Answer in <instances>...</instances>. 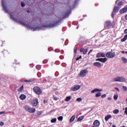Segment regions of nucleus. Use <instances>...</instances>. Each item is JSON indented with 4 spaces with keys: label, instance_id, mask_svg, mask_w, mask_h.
Instances as JSON below:
<instances>
[{
    "label": "nucleus",
    "instance_id": "54",
    "mask_svg": "<svg viewBox=\"0 0 127 127\" xmlns=\"http://www.w3.org/2000/svg\"><path fill=\"white\" fill-rule=\"evenodd\" d=\"M122 53H126V52H125V51H122Z\"/></svg>",
    "mask_w": 127,
    "mask_h": 127
},
{
    "label": "nucleus",
    "instance_id": "42",
    "mask_svg": "<svg viewBox=\"0 0 127 127\" xmlns=\"http://www.w3.org/2000/svg\"><path fill=\"white\" fill-rule=\"evenodd\" d=\"M125 113L126 114V115L127 116V107H126V108H125Z\"/></svg>",
    "mask_w": 127,
    "mask_h": 127
},
{
    "label": "nucleus",
    "instance_id": "1",
    "mask_svg": "<svg viewBox=\"0 0 127 127\" xmlns=\"http://www.w3.org/2000/svg\"><path fill=\"white\" fill-rule=\"evenodd\" d=\"M10 19H12L17 23H21V24H22V25H24V26H26L27 29H30L32 31H36V30H42L44 27H50V28H51V27H55V26H56V25L58 24V22H56L54 24L45 25L43 27H38L35 25L28 26V21H24V19H23L21 17L20 19H19V18H17L14 14H10Z\"/></svg>",
    "mask_w": 127,
    "mask_h": 127
},
{
    "label": "nucleus",
    "instance_id": "34",
    "mask_svg": "<svg viewBox=\"0 0 127 127\" xmlns=\"http://www.w3.org/2000/svg\"><path fill=\"white\" fill-rule=\"evenodd\" d=\"M76 101L77 102H82V98H77L76 99Z\"/></svg>",
    "mask_w": 127,
    "mask_h": 127
},
{
    "label": "nucleus",
    "instance_id": "20",
    "mask_svg": "<svg viewBox=\"0 0 127 127\" xmlns=\"http://www.w3.org/2000/svg\"><path fill=\"white\" fill-rule=\"evenodd\" d=\"M110 119H112V115H109L106 116L105 120L107 122V121H109V120H110Z\"/></svg>",
    "mask_w": 127,
    "mask_h": 127
},
{
    "label": "nucleus",
    "instance_id": "28",
    "mask_svg": "<svg viewBox=\"0 0 127 127\" xmlns=\"http://www.w3.org/2000/svg\"><path fill=\"white\" fill-rule=\"evenodd\" d=\"M22 91H23V85H22L18 89V92H21Z\"/></svg>",
    "mask_w": 127,
    "mask_h": 127
},
{
    "label": "nucleus",
    "instance_id": "61",
    "mask_svg": "<svg viewBox=\"0 0 127 127\" xmlns=\"http://www.w3.org/2000/svg\"><path fill=\"white\" fill-rule=\"evenodd\" d=\"M15 62H16V60H15Z\"/></svg>",
    "mask_w": 127,
    "mask_h": 127
},
{
    "label": "nucleus",
    "instance_id": "33",
    "mask_svg": "<svg viewBox=\"0 0 127 127\" xmlns=\"http://www.w3.org/2000/svg\"><path fill=\"white\" fill-rule=\"evenodd\" d=\"M101 95H102V93H97V94H96L95 97H101Z\"/></svg>",
    "mask_w": 127,
    "mask_h": 127
},
{
    "label": "nucleus",
    "instance_id": "52",
    "mask_svg": "<svg viewBox=\"0 0 127 127\" xmlns=\"http://www.w3.org/2000/svg\"><path fill=\"white\" fill-rule=\"evenodd\" d=\"M44 104H46V103H47V101L44 100Z\"/></svg>",
    "mask_w": 127,
    "mask_h": 127
},
{
    "label": "nucleus",
    "instance_id": "8",
    "mask_svg": "<svg viewBox=\"0 0 127 127\" xmlns=\"http://www.w3.org/2000/svg\"><path fill=\"white\" fill-rule=\"evenodd\" d=\"M80 88V85H76L71 88V90L72 91H77V90H79Z\"/></svg>",
    "mask_w": 127,
    "mask_h": 127
},
{
    "label": "nucleus",
    "instance_id": "50",
    "mask_svg": "<svg viewBox=\"0 0 127 127\" xmlns=\"http://www.w3.org/2000/svg\"><path fill=\"white\" fill-rule=\"evenodd\" d=\"M27 12H28V13H29V12H30V10H27Z\"/></svg>",
    "mask_w": 127,
    "mask_h": 127
},
{
    "label": "nucleus",
    "instance_id": "51",
    "mask_svg": "<svg viewBox=\"0 0 127 127\" xmlns=\"http://www.w3.org/2000/svg\"><path fill=\"white\" fill-rule=\"evenodd\" d=\"M125 38H126V39H127V34L125 35Z\"/></svg>",
    "mask_w": 127,
    "mask_h": 127
},
{
    "label": "nucleus",
    "instance_id": "14",
    "mask_svg": "<svg viewBox=\"0 0 127 127\" xmlns=\"http://www.w3.org/2000/svg\"><path fill=\"white\" fill-rule=\"evenodd\" d=\"M127 11V6L121 9L120 11V13H125Z\"/></svg>",
    "mask_w": 127,
    "mask_h": 127
},
{
    "label": "nucleus",
    "instance_id": "58",
    "mask_svg": "<svg viewBox=\"0 0 127 127\" xmlns=\"http://www.w3.org/2000/svg\"><path fill=\"white\" fill-rule=\"evenodd\" d=\"M62 103H64V101H63Z\"/></svg>",
    "mask_w": 127,
    "mask_h": 127
},
{
    "label": "nucleus",
    "instance_id": "7",
    "mask_svg": "<svg viewBox=\"0 0 127 127\" xmlns=\"http://www.w3.org/2000/svg\"><path fill=\"white\" fill-rule=\"evenodd\" d=\"M96 57L99 58V57H106V54L104 53H99L97 54Z\"/></svg>",
    "mask_w": 127,
    "mask_h": 127
},
{
    "label": "nucleus",
    "instance_id": "60",
    "mask_svg": "<svg viewBox=\"0 0 127 127\" xmlns=\"http://www.w3.org/2000/svg\"><path fill=\"white\" fill-rule=\"evenodd\" d=\"M83 16H86V15H83Z\"/></svg>",
    "mask_w": 127,
    "mask_h": 127
},
{
    "label": "nucleus",
    "instance_id": "16",
    "mask_svg": "<svg viewBox=\"0 0 127 127\" xmlns=\"http://www.w3.org/2000/svg\"><path fill=\"white\" fill-rule=\"evenodd\" d=\"M103 90H100L98 88H95L91 91V94H94L95 92H102Z\"/></svg>",
    "mask_w": 127,
    "mask_h": 127
},
{
    "label": "nucleus",
    "instance_id": "41",
    "mask_svg": "<svg viewBox=\"0 0 127 127\" xmlns=\"http://www.w3.org/2000/svg\"><path fill=\"white\" fill-rule=\"evenodd\" d=\"M54 100L55 101H58V100H59V98L57 97H54Z\"/></svg>",
    "mask_w": 127,
    "mask_h": 127
},
{
    "label": "nucleus",
    "instance_id": "17",
    "mask_svg": "<svg viewBox=\"0 0 127 127\" xmlns=\"http://www.w3.org/2000/svg\"><path fill=\"white\" fill-rule=\"evenodd\" d=\"M105 26H112V22L110 21H107L105 22Z\"/></svg>",
    "mask_w": 127,
    "mask_h": 127
},
{
    "label": "nucleus",
    "instance_id": "43",
    "mask_svg": "<svg viewBox=\"0 0 127 127\" xmlns=\"http://www.w3.org/2000/svg\"><path fill=\"white\" fill-rule=\"evenodd\" d=\"M115 89L116 91H118V92H120V89H119L118 87H115Z\"/></svg>",
    "mask_w": 127,
    "mask_h": 127
},
{
    "label": "nucleus",
    "instance_id": "32",
    "mask_svg": "<svg viewBox=\"0 0 127 127\" xmlns=\"http://www.w3.org/2000/svg\"><path fill=\"white\" fill-rule=\"evenodd\" d=\"M24 82H25L26 83H28L29 82H33V79H29V80H25L24 81Z\"/></svg>",
    "mask_w": 127,
    "mask_h": 127
},
{
    "label": "nucleus",
    "instance_id": "18",
    "mask_svg": "<svg viewBox=\"0 0 127 127\" xmlns=\"http://www.w3.org/2000/svg\"><path fill=\"white\" fill-rule=\"evenodd\" d=\"M119 10H120V7L119 6H115L113 9V12H117Z\"/></svg>",
    "mask_w": 127,
    "mask_h": 127
},
{
    "label": "nucleus",
    "instance_id": "56",
    "mask_svg": "<svg viewBox=\"0 0 127 127\" xmlns=\"http://www.w3.org/2000/svg\"><path fill=\"white\" fill-rule=\"evenodd\" d=\"M126 102H127V99H126Z\"/></svg>",
    "mask_w": 127,
    "mask_h": 127
},
{
    "label": "nucleus",
    "instance_id": "35",
    "mask_svg": "<svg viewBox=\"0 0 127 127\" xmlns=\"http://www.w3.org/2000/svg\"><path fill=\"white\" fill-rule=\"evenodd\" d=\"M127 39L126 38V37L124 36V38H123L122 39H121V41L122 42H125V41H126Z\"/></svg>",
    "mask_w": 127,
    "mask_h": 127
},
{
    "label": "nucleus",
    "instance_id": "4",
    "mask_svg": "<svg viewBox=\"0 0 127 127\" xmlns=\"http://www.w3.org/2000/svg\"><path fill=\"white\" fill-rule=\"evenodd\" d=\"M33 91L37 95H40L42 91H41V89L38 86H35L33 88Z\"/></svg>",
    "mask_w": 127,
    "mask_h": 127
},
{
    "label": "nucleus",
    "instance_id": "21",
    "mask_svg": "<svg viewBox=\"0 0 127 127\" xmlns=\"http://www.w3.org/2000/svg\"><path fill=\"white\" fill-rule=\"evenodd\" d=\"M26 98V96L23 94H21L20 96V99L21 100H25V98Z\"/></svg>",
    "mask_w": 127,
    "mask_h": 127
},
{
    "label": "nucleus",
    "instance_id": "10",
    "mask_svg": "<svg viewBox=\"0 0 127 127\" xmlns=\"http://www.w3.org/2000/svg\"><path fill=\"white\" fill-rule=\"evenodd\" d=\"M80 51L81 52L83 53V54H84V55L87 54V52H88V49H84L83 48H81L80 49Z\"/></svg>",
    "mask_w": 127,
    "mask_h": 127
},
{
    "label": "nucleus",
    "instance_id": "29",
    "mask_svg": "<svg viewBox=\"0 0 127 127\" xmlns=\"http://www.w3.org/2000/svg\"><path fill=\"white\" fill-rule=\"evenodd\" d=\"M120 112V111H119V110L118 109H115L113 113L117 115L119 113V112Z\"/></svg>",
    "mask_w": 127,
    "mask_h": 127
},
{
    "label": "nucleus",
    "instance_id": "37",
    "mask_svg": "<svg viewBox=\"0 0 127 127\" xmlns=\"http://www.w3.org/2000/svg\"><path fill=\"white\" fill-rule=\"evenodd\" d=\"M21 6H22V7H23L25 6V4L24 3V2H22L21 3Z\"/></svg>",
    "mask_w": 127,
    "mask_h": 127
},
{
    "label": "nucleus",
    "instance_id": "24",
    "mask_svg": "<svg viewBox=\"0 0 127 127\" xmlns=\"http://www.w3.org/2000/svg\"><path fill=\"white\" fill-rule=\"evenodd\" d=\"M113 80L114 82H120L119 76L115 77Z\"/></svg>",
    "mask_w": 127,
    "mask_h": 127
},
{
    "label": "nucleus",
    "instance_id": "59",
    "mask_svg": "<svg viewBox=\"0 0 127 127\" xmlns=\"http://www.w3.org/2000/svg\"><path fill=\"white\" fill-rule=\"evenodd\" d=\"M112 127H116V126H113Z\"/></svg>",
    "mask_w": 127,
    "mask_h": 127
},
{
    "label": "nucleus",
    "instance_id": "15",
    "mask_svg": "<svg viewBox=\"0 0 127 127\" xmlns=\"http://www.w3.org/2000/svg\"><path fill=\"white\" fill-rule=\"evenodd\" d=\"M93 65L97 67H102V64L100 62H95L93 64Z\"/></svg>",
    "mask_w": 127,
    "mask_h": 127
},
{
    "label": "nucleus",
    "instance_id": "47",
    "mask_svg": "<svg viewBox=\"0 0 127 127\" xmlns=\"http://www.w3.org/2000/svg\"><path fill=\"white\" fill-rule=\"evenodd\" d=\"M124 33H125V34H127V29H125L124 31Z\"/></svg>",
    "mask_w": 127,
    "mask_h": 127
},
{
    "label": "nucleus",
    "instance_id": "44",
    "mask_svg": "<svg viewBox=\"0 0 127 127\" xmlns=\"http://www.w3.org/2000/svg\"><path fill=\"white\" fill-rule=\"evenodd\" d=\"M106 94H103L101 96V98H106Z\"/></svg>",
    "mask_w": 127,
    "mask_h": 127
},
{
    "label": "nucleus",
    "instance_id": "12",
    "mask_svg": "<svg viewBox=\"0 0 127 127\" xmlns=\"http://www.w3.org/2000/svg\"><path fill=\"white\" fill-rule=\"evenodd\" d=\"M38 104V99H35L33 101V102L32 103V106H37V105Z\"/></svg>",
    "mask_w": 127,
    "mask_h": 127
},
{
    "label": "nucleus",
    "instance_id": "6",
    "mask_svg": "<svg viewBox=\"0 0 127 127\" xmlns=\"http://www.w3.org/2000/svg\"><path fill=\"white\" fill-rule=\"evenodd\" d=\"M87 74H88L87 69H83L80 71V75L81 77H85L87 76Z\"/></svg>",
    "mask_w": 127,
    "mask_h": 127
},
{
    "label": "nucleus",
    "instance_id": "27",
    "mask_svg": "<svg viewBox=\"0 0 127 127\" xmlns=\"http://www.w3.org/2000/svg\"><path fill=\"white\" fill-rule=\"evenodd\" d=\"M56 121H57V119L56 118H54L51 120V123L54 124V123H56Z\"/></svg>",
    "mask_w": 127,
    "mask_h": 127
},
{
    "label": "nucleus",
    "instance_id": "46",
    "mask_svg": "<svg viewBox=\"0 0 127 127\" xmlns=\"http://www.w3.org/2000/svg\"><path fill=\"white\" fill-rule=\"evenodd\" d=\"M74 53H76L77 52V48H74Z\"/></svg>",
    "mask_w": 127,
    "mask_h": 127
},
{
    "label": "nucleus",
    "instance_id": "3",
    "mask_svg": "<svg viewBox=\"0 0 127 127\" xmlns=\"http://www.w3.org/2000/svg\"><path fill=\"white\" fill-rule=\"evenodd\" d=\"M24 109L26 111H27V112H28L29 113H35V108H30V107L28 106H25L24 107Z\"/></svg>",
    "mask_w": 127,
    "mask_h": 127
},
{
    "label": "nucleus",
    "instance_id": "31",
    "mask_svg": "<svg viewBox=\"0 0 127 127\" xmlns=\"http://www.w3.org/2000/svg\"><path fill=\"white\" fill-rule=\"evenodd\" d=\"M58 120L60 121V122L62 121L63 120V117L62 116H59L58 118Z\"/></svg>",
    "mask_w": 127,
    "mask_h": 127
},
{
    "label": "nucleus",
    "instance_id": "23",
    "mask_svg": "<svg viewBox=\"0 0 127 127\" xmlns=\"http://www.w3.org/2000/svg\"><path fill=\"white\" fill-rule=\"evenodd\" d=\"M121 60H122V62H123V63H127V59L125 57H122L121 58Z\"/></svg>",
    "mask_w": 127,
    "mask_h": 127
},
{
    "label": "nucleus",
    "instance_id": "5",
    "mask_svg": "<svg viewBox=\"0 0 127 127\" xmlns=\"http://www.w3.org/2000/svg\"><path fill=\"white\" fill-rule=\"evenodd\" d=\"M105 56L108 57V58H114V57L116 56V54L115 53H112L111 52H108L106 53Z\"/></svg>",
    "mask_w": 127,
    "mask_h": 127
},
{
    "label": "nucleus",
    "instance_id": "2",
    "mask_svg": "<svg viewBox=\"0 0 127 127\" xmlns=\"http://www.w3.org/2000/svg\"><path fill=\"white\" fill-rule=\"evenodd\" d=\"M2 6L5 12H9V11L8 10V9H7V7L6 5V1L2 0Z\"/></svg>",
    "mask_w": 127,
    "mask_h": 127
},
{
    "label": "nucleus",
    "instance_id": "48",
    "mask_svg": "<svg viewBox=\"0 0 127 127\" xmlns=\"http://www.w3.org/2000/svg\"><path fill=\"white\" fill-rule=\"evenodd\" d=\"M108 101H111L112 100V98L111 97H108Z\"/></svg>",
    "mask_w": 127,
    "mask_h": 127
},
{
    "label": "nucleus",
    "instance_id": "19",
    "mask_svg": "<svg viewBox=\"0 0 127 127\" xmlns=\"http://www.w3.org/2000/svg\"><path fill=\"white\" fill-rule=\"evenodd\" d=\"M116 3H117L118 5H123L124 3L123 2V1L118 0L116 1Z\"/></svg>",
    "mask_w": 127,
    "mask_h": 127
},
{
    "label": "nucleus",
    "instance_id": "40",
    "mask_svg": "<svg viewBox=\"0 0 127 127\" xmlns=\"http://www.w3.org/2000/svg\"><path fill=\"white\" fill-rule=\"evenodd\" d=\"M82 58V56H80L79 58H76V60L78 61L79 59H81Z\"/></svg>",
    "mask_w": 127,
    "mask_h": 127
},
{
    "label": "nucleus",
    "instance_id": "57",
    "mask_svg": "<svg viewBox=\"0 0 127 127\" xmlns=\"http://www.w3.org/2000/svg\"><path fill=\"white\" fill-rule=\"evenodd\" d=\"M125 54H127V51H126V52H125Z\"/></svg>",
    "mask_w": 127,
    "mask_h": 127
},
{
    "label": "nucleus",
    "instance_id": "30",
    "mask_svg": "<svg viewBox=\"0 0 127 127\" xmlns=\"http://www.w3.org/2000/svg\"><path fill=\"white\" fill-rule=\"evenodd\" d=\"M118 98H119V95H118V94H115L114 95V99L115 100H118Z\"/></svg>",
    "mask_w": 127,
    "mask_h": 127
},
{
    "label": "nucleus",
    "instance_id": "25",
    "mask_svg": "<svg viewBox=\"0 0 127 127\" xmlns=\"http://www.w3.org/2000/svg\"><path fill=\"white\" fill-rule=\"evenodd\" d=\"M85 116H82L81 117H79L78 119H77V122H81V121H82V120H83V119H84Z\"/></svg>",
    "mask_w": 127,
    "mask_h": 127
},
{
    "label": "nucleus",
    "instance_id": "45",
    "mask_svg": "<svg viewBox=\"0 0 127 127\" xmlns=\"http://www.w3.org/2000/svg\"><path fill=\"white\" fill-rule=\"evenodd\" d=\"M5 112H4V111L1 112H0V115H2L3 114H5Z\"/></svg>",
    "mask_w": 127,
    "mask_h": 127
},
{
    "label": "nucleus",
    "instance_id": "26",
    "mask_svg": "<svg viewBox=\"0 0 127 127\" xmlns=\"http://www.w3.org/2000/svg\"><path fill=\"white\" fill-rule=\"evenodd\" d=\"M71 100V96L66 97V98L64 99V101L66 102H69Z\"/></svg>",
    "mask_w": 127,
    "mask_h": 127
},
{
    "label": "nucleus",
    "instance_id": "55",
    "mask_svg": "<svg viewBox=\"0 0 127 127\" xmlns=\"http://www.w3.org/2000/svg\"><path fill=\"white\" fill-rule=\"evenodd\" d=\"M112 16H114V13H112Z\"/></svg>",
    "mask_w": 127,
    "mask_h": 127
},
{
    "label": "nucleus",
    "instance_id": "38",
    "mask_svg": "<svg viewBox=\"0 0 127 127\" xmlns=\"http://www.w3.org/2000/svg\"><path fill=\"white\" fill-rule=\"evenodd\" d=\"M2 54H3L4 55V53H5V54H7V51L4 50V51H2Z\"/></svg>",
    "mask_w": 127,
    "mask_h": 127
},
{
    "label": "nucleus",
    "instance_id": "9",
    "mask_svg": "<svg viewBox=\"0 0 127 127\" xmlns=\"http://www.w3.org/2000/svg\"><path fill=\"white\" fill-rule=\"evenodd\" d=\"M107 60H108V59H107L106 58L104 59L100 58V59H96V61H100V62H103V63H105V62H106Z\"/></svg>",
    "mask_w": 127,
    "mask_h": 127
},
{
    "label": "nucleus",
    "instance_id": "11",
    "mask_svg": "<svg viewBox=\"0 0 127 127\" xmlns=\"http://www.w3.org/2000/svg\"><path fill=\"white\" fill-rule=\"evenodd\" d=\"M119 82L121 83H124V82H126V77L124 76H119Z\"/></svg>",
    "mask_w": 127,
    "mask_h": 127
},
{
    "label": "nucleus",
    "instance_id": "53",
    "mask_svg": "<svg viewBox=\"0 0 127 127\" xmlns=\"http://www.w3.org/2000/svg\"><path fill=\"white\" fill-rule=\"evenodd\" d=\"M40 74V73H38V74H37V76H38V77H40L39 76V74Z\"/></svg>",
    "mask_w": 127,
    "mask_h": 127
},
{
    "label": "nucleus",
    "instance_id": "13",
    "mask_svg": "<svg viewBox=\"0 0 127 127\" xmlns=\"http://www.w3.org/2000/svg\"><path fill=\"white\" fill-rule=\"evenodd\" d=\"M94 127H99L100 126V121L99 120H95L93 123Z\"/></svg>",
    "mask_w": 127,
    "mask_h": 127
},
{
    "label": "nucleus",
    "instance_id": "39",
    "mask_svg": "<svg viewBox=\"0 0 127 127\" xmlns=\"http://www.w3.org/2000/svg\"><path fill=\"white\" fill-rule=\"evenodd\" d=\"M0 127H2V126H4V123L3 122H0Z\"/></svg>",
    "mask_w": 127,
    "mask_h": 127
},
{
    "label": "nucleus",
    "instance_id": "22",
    "mask_svg": "<svg viewBox=\"0 0 127 127\" xmlns=\"http://www.w3.org/2000/svg\"><path fill=\"white\" fill-rule=\"evenodd\" d=\"M76 118V116L75 115H73L72 117L70 119V123H72V122H74V120H75V118Z\"/></svg>",
    "mask_w": 127,
    "mask_h": 127
},
{
    "label": "nucleus",
    "instance_id": "36",
    "mask_svg": "<svg viewBox=\"0 0 127 127\" xmlns=\"http://www.w3.org/2000/svg\"><path fill=\"white\" fill-rule=\"evenodd\" d=\"M123 89L124 91H125V92H127V86H123Z\"/></svg>",
    "mask_w": 127,
    "mask_h": 127
},
{
    "label": "nucleus",
    "instance_id": "49",
    "mask_svg": "<svg viewBox=\"0 0 127 127\" xmlns=\"http://www.w3.org/2000/svg\"><path fill=\"white\" fill-rule=\"evenodd\" d=\"M91 52H92V50H90V51L89 52V53H88V55H90V54L91 53Z\"/></svg>",
    "mask_w": 127,
    "mask_h": 127
},
{
    "label": "nucleus",
    "instance_id": "62",
    "mask_svg": "<svg viewBox=\"0 0 127 127\" xmlns=\"http://www.w3.org/2000/svg\"><path fill=\"white\" fill-rule=\"evenodd\" d=\"M15 64H16V63H15Z\"/></svg>",
    "mask_w": 127,
    "mask_h": 127
}]
</instances>
